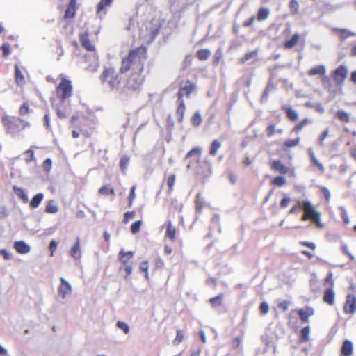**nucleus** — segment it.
I'll use <instances>...</instances> for the list:
<instances>
[{
	"label": "nucleus",
	"instance_id": "15",
	"mask_svg": "<svg viewBox=\"0 0 356 356\" xmlns=\"http://www.w3.org/2000/svg\"><path fill=\"white\" fill-rule=\"evenodd\" d=\"M296 312L302 322L308 323L309 317L314 314V309L311 307H306L305 309H298Z\"/></svg>",
	"mask_w": 356,
	"mask_h": 356
},
{
	"label": "nucleus",
	"instance_id": "44",
	"mask_svg": "<svg viewBox=\"0 0 356 356\" xmlns=\"http://www.w3.org/2000/svg\"><path fill=\"white\" fill-rule=\"evenodd\" d=\"M220 147L221 143L220 141L218 140H213L209 148V154L212 156H215Z\"/></svg>",
	"mask_w": 356,
	"mask_h": 356
},
{
	"label": "nucleus",
	"instance_id": "56",
	"mask_svg": "<svg viewBox=\"0 0 356 356\" xmlns=\"http://www.w3.org/2000/svg\"><path fill=\"white\" fill-rule=\"evenodd\" d=\"M291 202V198L289 196H287L286 195H284L282 199L280 200V207L281 209H284L288 207V205L290 204Z\"/></svg>",
	"mask_w": 356,
	"mask_h": 356
},
{
	"label": "nucleus",
	"instance_id": "46",
	"mask_svg": "<svg viewBox=\"0 0 356 356\" xmlns=\"http://www.w3.org/2000/svg\"><path fill=\"white\" fill-rule=\"evenodd\" d=\"M289 9L291 15H296L299 13V3L297 0H291L289 2Z\"/></svg>",
	"mask_w": 356,
	"mask_h": 356
},
{
	"label": "nucleus",
	"instance_id": "14",
	"mask_svg": "<svg viewBox=\"0 0 356 356\" xmlns=\"http://www.w3.org/2000/svg\"><path fill=\"white\" fill-rule=\"evenodd\" d=\"M77 9V0H70V2L65 10L64 19H67L74 18Z\"/></svg>",
	"mask_w": 356,
	"mask_h": 356
},
{
	"label": "nucleus",
	"instance_id": "61",
	"mask_svg": "<svg viewBox=\"0 0 356 356\" xmlns=\"http://www.w3.org/2000/svg\"><path fill=\"white\" fill-rule=\"evenodd\" d=\"M290 302L288 300H283L277 304V307L282 312H286L289 309Z\"/></svg>",
	"mask_w": 356,
	"mask_h": 356
},
{
	"label": "nucleus",
	"instance_id": "49",
	"mask_svg": "<svg viewBox=\"0 0 356 356\" xmlns=\"http://www.w3.org/2000/svg\"><path fill=\"white\" fill-rule=\"evenodd\" d=\"M202 122V116L199 113H195L191 118V123L193 126L197 127L201 124Z\"/></svg>",
	"mask_w": 356,
	"mask_h": 356
},
{
	"label": "nucleus",
	"instance_id": "60",
	"mask_svg": "<svg viewBox=\"0 0 356 356\" xmlns=\"http://www.w3.org/2000/svg\"><path fill=\"white\" fill-rule=\"evenodd\" d=\"M136 188V186H133L131 188L130 193H129V197H128V200H129V207H131L132 203H133V201H134V199H135V197H136V193H135Z\"/></svg>",
	"mask_w": 356,
	"mask_h": 356
},
{
	"label": "nucleus",
	"instance_id": "31",
	"mask_svg": "<svg viewBox=\"0 0 356 356\" xmlns=\"http://www.w3.org/2000/svg\"><path fill=\"white\" fill-rule=\"evenodd\" d=\"M300 40V35L298 34H294L291 38L289 40H286L284 43V48L285 49H290L293 48Z\"/></svg>",
	"mask_w": 356,
	"mask_h": 356
},
{
	"label": "nucleus",
	"instance_id": "42",
	"mask_svg": "<svg viewBox=\"0 0 356 356\" xmlns=\"http://www.w3.org/2000/svg\"><path fill=\"white\" fill-rule=\"evenodd\" d=\"M286 179L283 176H277L270 181V184L277 187H282L286 184Z\"/></svg>",
	"mask_w": 356,
	"mask_h": 356
},
{
	"label": "nucleus",
	"instance_id": "41",
	"mask_svg": "<svg viewBox=\"0 0 356 356\" xmlns=\"http://www.w3.org/2000/svg\"><path fill=\"white\" fill-rule=\"evenodd\" d=\"M211 51L208 49H202L197 51L196 56L197 58L201 60L204 61L209 58L211 56Z\"/></svg>",
	"mask_w": 356,
	"mask_h": 356
},
{
	"label": "nucleus",
	"instance_id": "28",
	"mask_svg": "<svg viewBox=\"0 0 356 356\" xmlns=\"http://www.w3.org/2000/svg\"><path fill=\"white\" fill-rule=\"evenodd\" d=\"M308 153L313 165L316 167L321 172H324L325 168L321 163L317 159L314 150L312 148L308 149Z\"/></svg>",
	"mask_w": 356,
	"mask_h": 356
},
{
	"label": "nucleus",
	"instance_id": "8",
	"mask_svg": "<svg viewBox=\"0 0 356 356\" xmlns=\"http://www.w3.org/2000/svg\"><path fill=\"white\" fill-rule=\"evenodd\" d=\"M52 107L56 110L57 116L60 118H67L71 111V106L67 101L51 99Z\"/></svg>",
	"mask_w": 356,
	"mask_h": 356
},
{
	"label": "nucleus",
	"instance_id": "24",
	"mask_svg": "<svg viewBox=\"0 0 356 356\" xmlns=\"http://www.w3.org/2000/svg\"><path fill=\"white\" fill-rule=\"evenodd\" d=\"M265 131L268 138L273 137L275 134H282L283 133V130L282 129H277L276 124L273 122L268 124Z\"/></svg>",
	"mask_w": 356,
	"mask_h": 356
},
{
	"label": "nucleus",
	"instance_id": "10",
	"mask_svg": "<svg viewBox=\"0 0 356 356\" xmlns=\"http://www.w3.org/2000/svg\"><path fill=\"white\" fill-rule=\"evenodd\" d=\"M343 309L345 314L350 316L356 312V297L354 295H347Z\"/></svg>",
	"mask_w": 356,
	"mask_h": 356
},
{
	"label": "nucleus",
	"instance_id": "54",
	"mask_svg": "<svg viewBox=\"0 0 356 356\" xmlns=\"http://www.w3.org/2000/svg\"><path fill=\"white\" fill-rule=\"evenodd\" d=\"M142 225V220H136L131 225V232L132 234H135L138 233Z\"/></svg>",
	"mask_w": 356,
	"mask_h": 356
},
{
	"label": "nucleus",
	"instance_id": "43",
	"mask_svg": "<svg viewBox=\"0 0 356 356\" xmlns=\"http://www.w3.org/2000/svg\"><path fill=\"white\" fill-rule=\"evenodd\" d=\"M13 191L16 194V195L19 197L23 202L26 203L29 201V198L27 195L24 193V190L21 188H18L17 186H13Z\"/></svg>",
	"mask_w": 356,
	"mask_h": 356
},
{
	"label": "nucleus",
	"instance_id": "58",
	"mask_svg": "<svg viewBox=\"0 0 356 356\" xmlns=\"http://www.w3.org/2000/svg\"><path fill=\"white\" fill-rule=\"evenodd\" d=\"M136 212L134 211H127L124 214L123 222L127 224L135 216Z\"/></svg>",
	"mask_w": 356,
	"mask_h": 356
},
{
	"label": "nucleus",
	"instance_id": "13",
	"mask_svg": "<svg viewBox=\"0 0 356 356\" xmlns=\"http://www.w3.org/2000/svg\"><path fill=\"white\" fill-rule=\"evenodd\" d=\"M79 41L82 47L88 51H95V47L89 38L88 33L84 32L79 35Z\"/></svg>",
	"mask_w": 356,
	"mask_h": 356
},
{
	"label": "nucleus",
	"instance_id": "34",
	"mask_svg": "<svg viewBox=\"0 0 356 356\" xmlns=\"http://www.w3.org/2000/svg\"><path fill=\"white\" fill-rule=\"evenodd\" d=\"M15 82L17 86H22L25 83V78L18 65L15 66Z\"/></svg>",
	"mask_w": 356,
	"mask_h": 356
},
{
	"label": "nucleus",
	"instance_id": "39",
	"mask_svg": "<svg viewBox=\"0 0 356 356\" xmlns=\"http://www.w3.org/2000/svg\"><path fill=\"white\" fill-rule=\"evenodd\" d=\"M335 116L342 122L348 123L350 122L349 114L343 110H338L335 114Z\"/></svg>",
	"mask_w": 356,
	"mask_h": 356
},
{
	"label": "nucleus",
	"instance_id": "52",
	"mask_svg": "<svg viewBox=\"0 0 356 356\" xmlns=\"http://www.w3.org/2000/svg\"><path fill=\"white\" fill-rule=\"evenodd\" d=\"M140 270L145 273V277L147 280H149V273H148V268H149V264L147 261H144L140 264L139 266Z\"/></svg>",
	"mask_w": 356,
	"mask_h": 356
},
{
	"label": "nucleus",
	"instance_id": "62",
	"mask_svg": "<svg viewBox=\"0 0 356 356\" xmlns=\"http://www.w3.org/2000/svg\"><path fill=\"white\" fill-rule=\"evenodd\" d=\"M51 165H52L51 159L49 158H47L43 162L42 168L44 171H46L47 172H49L51 169Z\"/></svg>",
	"mask_w": 356,
	"mask_h": 356
},
{
	"label": "nucleus",
	"instance_id": "51",
	"mask_svg": "<svg viewBox=\"0 0 356 356\" xmlns=\"http://www.w3.org/2000/svg\"><path fill=\"white\" fill-rule=\"evenodd\" d=\"M324 282L329 285V288L334 289V281L333 278V273L332 271H329L327 275L324 280Z\"/></svg>",
	"mask_w": 356,
	"mask_h": 356
},
{
	"label": "nucleus",
	"instance_id": "26",
	"mask_svg": "<svg viewBox=\"0 0 356 356\" xmlns=\"http://www.w3.org/2000/svg\"><path fill=\"white\" fill-rule=\"evenodd\" d=\"M177 229L175 227L172 225L170 220L167 222V227L165 232V237L169 238L170 241H174L176 238Z\"/></svg>",
	"mask_w": 356,
	"mask_h": 356
},
{
	"label": "nucleus",
	"instance_id": "3",
	"mask_svg": "<svg viewBox=\"0 0 356 356\" xmlns=\"http://www.w3.org/2000/svg\"><path fill=\"white\" fill-rule=\"evenodd\" d=\"M102 85L108 86L111 90H120L122 87L123 78L113 66L104 67L99 75Z\"/></svg>",
	"mask_w": 356,
	"mask_h": 356
},
{
	"label": "nucleus",
	"instance_id": "11",
	"mask_svg": "<svg viewBox=\"0 0 356 356\" xmlns=\"http://www.w3.org/2000/svg\"><path fill=\"white\" fill-rule=\"evenodd\" d=\"M115 0H99L96 6V15L99 17H104Z\"/></svg>",
	"mask_w": 356,
	"mask_h": 356
},
{
	"label": "nucleus",
	"instance_id": "36",
	"mask_svg": "<svg viewBox=\"0 0 356 356\" xmlns=\"http://www.w3.org/2000/svg\"><path fill=\"white\" fill-rule=\"evenodd\" d=\"M270 15V10L268 8L261 7L258 10L256 19L258 21L266 19Z\"/></svg>",
	"mask_w": 356,
	"mask_h": 356
},
{
	"label": "nucleus",
	"instance_id": "35",
	"mask_svg": "<svg viewBox=\"0 0 356 356\" xmlns=\"http://www.w3.org/2000/svg\"><path fill=\"white\" fill-rule=\"evenodd\" d=\"M31 112L30 104L28 101H24L19 106L18 110V114L19 116L23 117L29 115Z\"/></svg>",
	"mask_w": 356,
	"mask_h": 356
},
{
	"label": "nucleus",
	"instance_id": "48",
	"mask_svg": "<svg viewBox=\"0 0 356 356\" xmlns=\"http://www.w3.org/2000/svg\"><path fill=\"white\" fill-rule=\"evenodd\" d=\"M58 211V208L56 205L52 204V201L49 202L44 209V211L47 213H56Z\"/></svg>",
	"mask_w": 356,
	"mask_h": 356
},
{
	"label": "nucleus",
	"instance_id": "47",
	"mask_svg": "<svg viewBox=\"0 0 356 356\" xmlns=\"http://www.w3.org/2000/svg\"><path fill=\"white\" fill-rule=\"evenodd\" d=\"M257 54H258L257 50L248 52L247 54H245V55L244 56H243L241 58L240 62L242 64H245L248 60L256 57L257 56Z\"/></svg>",
	"mask_w": 356,
	"mask_h": 356
},
{
	"label": "nucleus",
	"instance_id": "38",
	"mask_svg": "<svg viewBox=\"0 0 356 356\" xmlns=\"http://www.w3.org/2000/svg\"><path fill=\"white\" fill-rule=\"evenodd\" d=\"M44 199V195L42 193H38L33 196L29 202V206L31 208H37L42 200Z\"/></svg>",
	"mask_w": 356,
	"mask_h": 356
},
{
	"label": "nucleus",
	"instance_id": "45",
	"mask_svg": "<svg viewBox=\"0 0 356 356\" xmlns=\"http://www.w3.org/2000/svg\"><path fill=\"white\" fill-rule=\"evenodd\" d=\"M202 152V149L200 147H195L191 149L186 155V159L191 158L193 156H196L198 160L200 159Z\"/></svg>",
	"mask_w": 356,
	"mask_h": 356
},
{
	"label": "nucleus",
	"instance_id": "53",
	"mask_svg": "<svg viewBox=\"0 0 356 356\" xmlns=\"http://www.w3.org/2000/svg\"><path fill=\"white\" fill-rule=\"evenodd\" d=\"M129 163V157L127 155L122 156L120 161V166L122 171L125 170Z\"/></svg>",
	"mask_w": 356,
	"mask_h": 356
},
{
	"label": "nucleus",
	"instance_id": "12",
	"mask_svg": "<svg viewBox=\"0 0 356 356\" xmlns=\"http://www.w3.org/2000/svg\"><path fill=\"white\" fill-rule=\"evenodd\" d=\"M270 167L272 170L279 172L282 175H286L290 172H293V168H290L284 165L280 160H273L270 162Z\"/></svg>",
	"mask_w": 356,
	"mask_h": 356
},
{
	"label": "nucleus",
	"instance_id": "17",
	"mask_svg": "<svg viewBox=\"0 0 356 356\" xmlns=\"http://www.w3.org/2000/svg\"><path fill=\"white\" fill-rule=\"evenodd\" d=\"M71 291L72 287L70 284L63 277H60V284L58 287L59 295L63 298H65L66 295L70 293Z\"/></svg>",
	"mask_w": 356,
	"mask_h": 356
},
{
	"label": "nucleus",
	"instance_id": "20",
	"mask_svg": "<svg viewBox=\"0 0 356 356\" xmlns=\"http://www.w3.org/2000/svg\"><path fill=\"white\" fill-rule=\"evenodd\" d=\"M332 32L339 36L340 40H344L346 38L354 36L355 33L351 32L350 31L346 29H340V28H332Z\"/></svg>",
	"mask_w": 356,
	"mask_h": 356
},
{
	"label": "nucleus",
	"instance_id": "37",
	"mask_svg": "<svg viewBox=\"0 0 356 356\" xmlns=\"http://www.w3.org/2000/svg\"><path fill=\"white\" fill-rule=\"evenodd\" d=\"M176 175L175 174H170L165 179V182L168 186V193L170 194L174 190V185L175 183Z\"/></svg>",
	"mask_w": 356,
	"mask_h": 356
},
{
	"label": "nucleus",
	"instance_id": "2",
	"mask_svg": "<svg viewBox=\"0 0 356 356\" xmlns=\"http://www.w3.org/2000/svg\"><path fill=\"white\" fill-rule=\"evenodd\" d=\"M196 90V84L189 79L185 81H181L179 84V88L176 94L177 108L176 109V115L177 120L181 123L184 120V113L186 111V105L184 100V97H189L192 93Z\"/></svg>",
	"mask_w": 356,
	"mask_h": 356
},
{
	"label": "nucleus",
	"instance_id": "25",
	"mask_svg": "<svg viewBox=\"0 0 356 356\" xmlns=\"http://www.w3.org/2000/svg\"><path fill=\"white\" fill-rule=\"evenodd\" d=\"M195 211L197 213H201L203 208L206 205V201L201 193H198L195 200Z\"/></svg>",
	"mask_w": 356,
	"mask_h": 356
},
{
	"label": "nucleus",
	"instance_id": "6",
	"mask_svg": "<svg viewBox=\"0 0 356 356\" xmlns=\"http://www.w3.org/2000/svg\"><path fill=\"white\" fill-rule=\"evenodd\" d=\"M58 79L60 82L55 88V99L68 101L73 95V86L72 81L63 74H59Z\"/></svg>",
	"mask_w": 356,
	"mask_h": 356
},
{
	"label": "nucleus",
	"instance_id": "29",
	"mask_svg": "<svg viewBox=\"0 0 356 356\" xmlns=\"http://www.w3.org/2000/svg\"><path fill=\"white\" fill-rule=\"evenodd\" d=\"M99 195H115V189L111 184H105L101 186L98 190Z\"/></svg>",
	"mask_w": 356,
	"mask_h": 356
},
{
	"label": "nucleus",
	"instance_id": "30",
	"mask_svg": "<svg viewBox=\"0 0 356 356\" xmlns=\"http://www.w3.org/2000/svg\"><path fill=\"white\" fill-rule=\"evenodd\" d=\"M325 73L326 68L323 65H319L311 68L307 72L308 75L311 76L316 75L324 76Z\"/></svg>",
	"mask_w": 356,
	"mask_h": 356
},
{
	"label": "nucleus",
	"instance_id": "7",
	"mask_svg": "<svg viewBox=\"0 0 356 356\" xmlns=\"http://www.w3.org/2000/svg\"><path fill=\"white\" fill-rule=\"evenodd\" d=\"M134 252L132 251L125 252L121 250L118 254V259L121 263L119 270H124L126 273L125 278H128L132 272V258Z\"/></svg>",
	"mask_w": 356,
	"mask_h": 356
},
{
	"label": "nucleus",
	"instance_id": "40",
	"mask_svg": "<svg viewBox=\"0 0 356 356\" xmlns=\"http://www.w3.org/2000/svg\"><path fill=\"white\" fill-rule=\"evenodd\" d=\"M310 327L309 326H305L300 330V334L299 337L300 341L307 342L309 340Z\"/></svg>",
	"mask_w": 356,
	"mask_h": 356
},
{
	"label": "nucleus",
	"instance_id": "32",
	"mask_svg": "<svg viewBox=\"0 0 356 356\" xmlns=\"http://www.w3.org/2000/svg\"><path fill=\"white\" fill-rule=\"evenodd\" d=\"M300 143V138L297 137L293 139H287L283 143V148L284 149H289L294 147L298 146Z\"/></svg>",
	"mask_w": 356,
	"mask_h": 356
},
{
	"label": "nucleus",
	"instance_id": "4",
	"mask_svg": "<svg viewBox=\"0 0 356 356\" xmlns=\"http://www.w3.org/2000/svg\"><path fill=\"white\" fill-rule=\"evenodd\" d=\"M2 123L6 134L15 136L21 131L31 126L29 122L25 121L18 116L4 114L1 117Z\"/></svg>",
	"mask_w": 356,
	"mask_h": 356
},
{
	"label": "nucleus",
	"instance_id": "64",
	"mask_svg": "<svg viewBox=\"0 0 356 356\" xmlns=\"http://www.w3.org/2000/svg\"><path fill=\"white\" fill-rule=\"evenodd\" d=\"M25 154L27 157L25 159L26 163H30L34 159V152L31 149H29L25 152Z\"/></svg>",
	"mask_w": 356,
	"mask_h": 356
},
{
	"label": "nucleus",
	"instance_id": "18",
	"mask_svg": "<svg viewBox=\"0 0 356 356\" xmlns=\"http://www.w3.org/2000/svg\"><path fill=\"white\" fill-rule=\"evenodd\" d=\"M335 300V293L334 291V289L332 288H327L325 290L323 293V301L330 305L332 306L334 304Z\"/></svg>",
	"mask_w": 356,
	"mask_h": 356
},
{
	"label": "nucleus",
	"instance_id": "23",
	"mask_svg": "<svg viewBox=\"0 0 356 356\" xmlns=\"http://www.w3.org/2000/svg\"><path fill=\"white\" fill-rule=\"evenodd\" d=\"M353 352V344L349 340H345L341 349V356H351Z\"/></svg>",
	"mask_w": 356,
	"mask_h": 356
},
{
	"label": "nucleus",
	"instance_id": "22",
	"mask_svg": "<svg viewBox=\"0 0 356 356\" xmlns=\"http://www.w3.org/2000/svg\"><path fill=\"white\" fill-rule=\"evenodd\" d=\"M14 248L19 254H27L30 252L31 248L24 241H17L14 243Z\"/></svg>",
	"mask_w": 356,
	"mask_h": 356
},
{
	"label": "nucleus",
	"instance_id": "63",
	"mask_svg": "<svg viewBox=\"0 0 356 356\" xmlns=\"http://www.w3.org/2000/svg\"><path fill=\"white\" fill-rule=\"evenodd\" d=\"M10 44L7 42L3 43L1 47V49L3 51V56L6 58L10 54Z\"/></svg>",
	"mask_w": 356,
	"mask_h": 356
},
{
	"label": "nucleus",
	"instance_id": "27",
	"mask_svg": "<svg viewBox=\"0 0 356 356\" xmlns=\"http://www.w3.org/2000/svg\"><path fill=\"white\" fill-rule=\"evenodd\" d=\"M275 88V85L272 80H269L267 86H266L263 94L261 97V102H266L268 99L270 93Z\"/></svg>",
	"mask_w": 356,
	"mask_h": 356
},
{
	"label": "nucleus",
	"instance_id": "59",
	"mask_svg": "<svg viewBox=\"0 0 356 356\" xmlns=\"http://www.w3.org/2000/svg\"><path fill=\"white\" fill-rule=\"evenodd\" d=\"M116 325L119 329L122 330L124 334H128L129 332V327L126 323L118 321Z\"/></svg>",
	"mask_w": 356,
	"mask_h": 356
},
{
	"label": "nucleus",
	"instance_id": "33",
	"mask_svg": "<svg viewBox=\"0 0 356 356\" xmlns=\"http://www.w3.org/2000/svg\"><path fill=\"white\" fill-rule=\"evenodd\" d=\"M224 294L220 293L216 297H213L209 300V302L213 307L221 306L223 303Z\"/></svg>",
	"mask_w": 356,
	"mask_h": 356
},
{
	"label": "nucleus",
	"instance_id": "5",
	"mask_svg": "<svg viewBox=\"0 0 356 356\" xmlns=\"http://www.w3.org/2000/svg\"><path fill=\"white\" fill-rule=\"evenodd\" d=\"M298 204L303 211L302 221L311 220L317 227H323L321 213L315 209L311 202L308 200L298 201Z\"/></svg>",
	"mask_w": 356,
	"mask_h": 356
},
{
	"label": "nucleus",
	"instance_id": "57",
	"mask_svg": "<svg viewBox=\"0 0 356 356\" xmlns=\"http://www.w3.org/2000/svg\"><path fill=\"white\" fill-rule=\"evenodd\" d=\"M341 217L342 220L345 225H348L350 223V218H349L348 212L346 210V209L343 207L341 208Z\"/></svg>",
	"mask_w": 356,
	"mask_h": 356
},
{
	"label": "nucleus",
	"instance_id": "50",
	"mask_svg": "<svg viewBox=\"0 0 356 356\" xmlns=\"http://www.w3.org/2000/svg\"><path fill=\"white\" fill-rule=\"evenodd\" d=\"M184 338V334L181 330H177V334L173 340V344L174 345H179L180 343L182 342L183 339Z\"/></svg>",
	"mask_w": 356,
	"mask_h": 356
},
{
	"label": "nucleus",
	"instance_id": "9",
	"mask_svg": "<svg viewBox=\"0 0 356 356\" xmlns=\"http://www.w3.org/2000/svg\"><path fill=\"white\" fill-rule=\"evenodd\" d=\"M331 76L337 84L342 85L347 78L348 69L345 65H341L332 72Z\"/></svg>",
	"mask_w": 356,
	"mask_h": 356
},
{
	"label": "nucleus",
	"instance_id": "55",
	"mask_svg": "<svg viewBox=\"0 0 356 356\" xmlns=\"http://www.w3.org/2000/svg\"><path fill=\"white\" fill-rule=\"evenodd\" d=\"M329 132H330L329 129H326L318 136V144L320 146L323 145V142H324L325 139L328 136Z\"/></svg>",
	"mask_w": 356,
	"mask_h": 356
},
{
	"label": "nucleus",
	"instance_id": "19",
	"mask_svg": "<svg viewBox=\"0 0 356 356\" xmlns=\"http://www.w3.org/2000/svg\"><path fill=\"white\" fill-rule=\"evenodd\" d=\"M282 110L290 122H295L298 119V113L292 107L284 105L282 106Z\"/></svg>",
	"mask_w": 356,
	"mask_h": 356
},
{
	"label": "nucleus",
	"instance_id": "16",
	"mask_svg": "<svg viewBox=\"0 0 356 356\" xmlns=\"http://www.w3.org/2000/svg\"><path fill=\"white\" fill-rule=\"evenodd\" d=\"M70 254L75 260L81 259L82 254H81V250L79 237L76 238L75 243L71 248L70 251Z\"/></svg>",
	"mask_w": 356,
	"mask_h": 356
},
{
	"label": "nucleus",
	"instance_id": "1",
	"mask_svg": "<svg viewBox=\"0 0 356 356\" xmlns=\"http://www.w3.org/2000/svg\"><path fill=\"white\" fill-rule=\"evenodd\" d=\"M147 59V48L144 46L131 49L128 55L122 60L120 73L125 74L126 81L123 82L122 87L129 93H138L143 88L145 81V76L143 74L144 62Z\"/></svg>",
	"mask_w": 356,
	"mask_h": 356
},
{
	"label": "nucleus",
	"instance_id": "21",
	"mask_svg": "<svg viewBox=\"0 0 356 356\" xmlns=\"http://www.w3.org/2000/svg\"><path fill=\"white\" fill-rule=\"evenodd\" d=\"M312 123V120L308 118H305L301 120L299 122L296 124L292 129L291 132L296 134H299L306 126Z\"/></svg>",
	"mask_w": 356,
	"mask_h": 356
}]
</instances>
